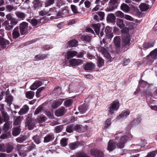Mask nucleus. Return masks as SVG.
<instances>
[{"label": "nucleus", "mask_w": 157, "mask_h": 157, "mask_svg": "<svg viewBox=\"0 0 157 157\" xmlns=\"http://www.w3.org/2000/svg\"><path fill=\"white\" fill-rule=\"evenodd\" d=\"M63 102L62 99L54 101L52 103L51 106L52 108L56 109L61 105Z\"/></svg>", "instance_id": "nucleus-16"}, {"label": "nucleus", "mask_w": 157, "mask_h": 157, "mask_svg": "<svg viewBox=\"0 0 157 157\" xmlns=\"http://www.w3.org/2000/svg\"><path fill=\"white\" fill-rule=\"evenodd\" d=\"M28 25V23L25 22H23L20 24L19 29L21 35L25 34L29 32L30 28Z\"/></svg>", "instance_id": "nucleus-2"}, {"label": "nucleus", "mask_w": 157, "mask_h": 157, "mask_svg": "<svg viewBox=\"0 0 157 157\" xmlns=\"http://www.w3.org/2000/svg\"><path fill=\"white\" fill-rule=\"evenodd\" d=\"M119 107V102L117 100L113 102L109 107V113L111 114L115 113V111H117Z\"/></svg>", "instance_id": "nucleus-3"}, {"label": "nucleus", "mask_w": 157, "mask_h": 157, "mask_svg": "<svg viewBox=\"0 0 157 157\" xmlns=\"http://www.w3.org/2000/svg\"><path fill=\"white\" fill-rule=\"evenodd\" d=\"M6 18L8 20L10 21V24L13 26L16 25L18 23V20L13 17L11 13L7 14L6 15Z\"/></svg>", "instance_id": "nucleus-7"}, {"label": "nucleus", "mask_w": 157, "mask_h": 157, "mask_svg": "<svg viewBox=\"0 0 157 157\" xmlns=\"http://www.w3.org/2000/svg\"><path fill=\"white\" fill-rule=\"evenodd\" d=\"M72 102V100L71 99L67 100L64 102V105L66 107H69L71 105Z\"/></svg>", "instance_id": "nucleus-50"}, {"label": "nucleus", "mask_w": 157, "mask_h": 157, "mask_svg": "<svg viewBox=\"0 0 157 157\" xmlns=\"http://www.w3.org/2000/svg\"><path fill=\"white\" fill-rule=\"evenodd\" d=\"M62 14L63 17L68 16L70 15L69 11L67 9L63 10L62 11Z\"/></svg>", "instance_id": "nucleus-53"}, {"label": "nucleus", "mask_w": 157, "mask_h": 157, "mask_svg": "<svg viewBox=\"0 0 157 157\" xmlns=\"http://www.w3.org/2000/svg\"><path fill=\"white\" fill-rule=\"evenodd\" d=\"M156 153H157V150L151 152L147 155L149 157H154Z\"/></svg>", "instance_id": "nucleus-64"}, {"label": "nucleus", "mask_w": 157, "mask_h": 157, "mask_svg": "<svg viewBox=\"0 0 157 157\" xmlns=\"http://www.w3.org/2000/svg\"><path fill=\"white\" fill-rule=\"evenodd\" d=\"M51 9H50L49 10H48L46 9H44L39 12V15L41 16H44L48 14V15L49 16L50 15L49 13V11Z\"/></svg>", "instance_id": "nucleus-32"}, {"label": "nucleus", "mask_w": 157, "mask_h": 157, "mask_svg": "<svg viewBox=\"0 0 157 157\" xmlns=\"http://www.w3.org/2000/svg\"><path fill=\"white\" fill-rule=\"evenodd\" d=\"M116 17L113 13L109 14L107 17V21L110 22H113L115 21Z\"/></svg>", "instance_id": "nucleus-22"}, {"label": "nucleus", "mask_w": 157, "mask_h": 157, "mask_svg": "<svg viewBox=\"0 0 157 157\" xmlns=\"http://www.w3.org/2000/svg\"><path fill=\"white\" fill-rule=\"evenodd\" d=\"M21 130L19 127H17L12 129V134L14 136H16L20 134Z\"/></svg>", "instance_id": "nucleus-28"}, {"label": "nucleus", "mask_w": 157, "mask_h": 157, "mask_svg": "<svg viewBox=\"0 0 157 157\" xmlns=\"http://www.w3.org/2000/svg\"><path fill=\"white\" fill-rule=\"evenodd\" d=\"M114 43L116 47L119 48L121 45V40L120 36H115L113 40Z\"/></svg>", "instance_id": "nucleus-19"}, {"label": "nucleus", "mask_w": 157, "mask_h": 157, "mask_svg": "<svg viewBox=\"0 0 157 157\" xmlns=\"http://www.w3.org/2000/svg\"><path fill=\"white\" fill-rule=\"evenodd\" d=\"M15 14L17 17L23 20L25 17V14L21 11H16Z\"/></svg>", "instance_id": "nucleus-27"}, {"label": "nucleus", "mask_w": 157, "mask_h": 157, "mask_svg": "<svg viewBox=\"0 0 157 157\" xmlns=\"http://www.w3.org/2000/svg\"><path fill=\"white\" fill-rule=\"evenodd\" d=\"M104 59L101 57H98V67H101L104 65Z\"/></svg>", "instance_id": "nucleus-40"}, {"label": "nucleus", "mask_w": 157, "mask_h": 157, "mask_svg": "<svg viewBox=\"0 0 157 157\" xmlns=\"http://www.w3.org/2000/svg\"><path fill=\"white\" fill-rule=\"evenodd\" d=\"M29 109V107L25 105L20 109L18 112V114L20 115L25 114L28 112Z\"/></svg>", "instance_id": "nucleus-14"}, {"label": "nucleus", "mask_w": 157, "mask_h": 157, "mask_svg": "<svg viewBox=\"0 0 157 157\" xmlns=\"http://www.w3.org/2000/svg\"><path fill=\"white\" fill-rule=\"evenodd\" d=\"M98 51L99 52H101L105 57L109 59L111 61L112 60L111 57L105 48L100 47L98 48Z\"/></svg>", "instance_id": "nucleus-5"}, {"label": "nucleus", "mask_w": 157, "mask_h": 157, "mask_svg": "<svg viewBox=\"0 0 157 157\" xmlns=\"http://www.w3.org/2000/svg\"><path fill=\"white\" fill-rule=\"evenodd\" d=\"M74 127V130L77 132H84L86 130V127L82 125H75Z\"/></svg>", "instance_id": "nucleus-18"}, {"label": "nucleus", "mask_w": 157, "mask_h": 157, "mask_svg": "<svg viewBox=\"0 0 157 157\" xmlns=\"http://www.w3.org/2000/svg\"><path fill=\"white\" fill-rule=\"evenodd\" d=\"M78 41L75 40H71L69 43V45L70 47H73L77 45Z\"/></svg>", "instance_id": "nucleus-46"}, {"label": "nucleus", "mask_w": 157, "mask_h": 157, "mask_svg": "<svg viewBox=\"0 0 157 157\" xmlns=\"http://www.w3.org/2000/svg\"><path fill=\"white\" fill-rule=\"evenodd\" d=\"M9 44V41L3 38H1L0 39V45L3 48H5L6 47V45L8 44Z\"/></svg>", "instance_id": "nucleus-33"}, {"label": "nucleus", "mask_w": 157, "mask_h": 157, "mask_svg": "<svg viewBox=\"0 0 157 157\" xmlns=\"http://www.w3.org/2000/svg\"><path fill=\"white\" fill-rule=\"evenodd\" d=\"M8 89L7 90L6 96V101L8 104L10 106L11 103L13 101V97L11 95H8Z\"/></svg>", "instance_id": "nucleus-24"}, {"label": "nucleus", "mask_w": 157, "mask_h": 157, "mask_svg": "<svg viewBox=\"0 0 157 157\" xmlns=\"http://www.w3.org/2000/svg\"><path fill=\"white\" fill-rule=\"evenodd\" d=\"M42 84V83L41 81H36L30 86V88L32 90H34L40 86Z\"/></svg>", "instance_id": "nucleus-13"}, {"label": "nucleus", "mask_w": 157, "mask_h": 157, "mask_svg": "<svg viewBox=\"0 0 157 157\" xmlns=\"http://www.w3.org/2000/svg\"><path fill=\"white\" fill-rule=\"evenodd\" d=\"M27 139V137L25 136H23L22 137H19L16 139V141L18 143H21L25 141Z\"/></svg>", "instance_id": "nucleus-47"}, {"label": "nucleus", "mask_w": 157, "mask_h": 157, "mask_svg": "<svg viewBox=\"0 0 157 157\" xmlns=\"http://www.w3.org/2000/svg\"><path fill=\"white\" fill-rule=\"evenodd\" d=\"M34 142L36 144H38L41 142L40 137L38 135H36L33 137Z\"/></svg>", "instance_id": "nucleus-43"}, {"label": "nucleus", "mask_w": 157, "mask_h": 157, "mask_svg": "<svg viewBox=\"0 0 157 157\" xmlns=\"http://www.w3.org/2000/svg\"><path fill=\"white\" fill-rule=\"evenodd\" d=\"M121 9L125 12H127L130 10V7L126 4L123 3L121 6Z\"/></svg>", "instance_id": "nucleus-36"}, {"label": "nucleus", "mask_w": 157, "mask_h": 157, "mask_svg": "<svg viewBox=\"0 0 157 157\" xmlns=\"http://www.w3.org/2000/svg\"><path fill=\"white\" fill-rule=\"evenodd\" d=\"M35 93L32 91L27 92L26 94V97L29 99H32L34 96Z\"/></svg>", "instance_id": "nucleus-41"}, {"label": "nucleus", "mask_w": 157, "mask_h": 157, "mask_svg": "<svg viewBox=\"0 0 157 157\" xmlns=\"http://www.w3.org/2000/svg\"><path fill=\"white\" fill-rule=\"evenodd\" d=\"M130 38L128 36L123 37L122 45L123 47H125L129 45L130 41Z\"/></svg>", "instance_id": "nucleus-15"}, {"label": "nucleus", "mask_w": 157, "mask_h": 157, "mask_svg": "<svg viewBox=\"0 0 157 157\" xmlns=\"http://www.w3.org/2000/svg\"><path fill=\"white\" fill-rule=\"evenodd\" d=\"M67 139L65 138L62 139L60 141V144L63 147H64L67 145Z\"/></svg>", "instance_id": "nucleus-56"}, {"label": "nucleus", "mask_w": 157, "mask_h": 157, "mask_svg": "<svg viewBox=\"0 0 157 157\" xmlns=\"http://www.w3.org/2000/svg\"><path fill=\"white\" fill-rule=\"evenodd\" d=\"M10 136V134L9 133H6L2 134L0 136V138L1 139H5L9 138Z\"/></svg>", "instance_id": "nucleus-57"}, {"label": "nucleus", "mask_w": 157, "mask_h": 157, "mask_svg": "<svg viewBox=\"0 0 157 157\" xmlns=\"http://www.w3.org/2000/svg\"><path fill=\"white\" fill-rule=\"evenodd\" d=\"M116 23L117 26L121 29H123L125 26L124 24L123 23V21L121 19L117 18L116 20Z\"/></svg>", "instance_id": "nucleus-30"}, {"label": "nucleus", "mask_w": 157, "mask_h": 157, "mask_svg": "<svg viewBox=\"0 0 157 157\" xmlns=\"http://www.w3.org/2000/svg\"><path fill=\"white\" fill-rule=\"evenodd\" d=\"M53 139V136L50 135H47L44 138V142L47 143L52 140Z\"/></svg>", "instance_id": "nucleus-39"}, {"label": "nucleus", "mask_w": 157, "mask_h": 157, "mask_svg": "<svg viewBox=\"0 0 157 157\" xmlns=\"http://www.w3.org/2000/svg\"><path fill=\"white\" fill-rule=\"evenodd\" d=\"M35 58L37 59H44V56L43 55L40 54L36 56Z\"/></svg>", "instance_id": "nucleus-60"}, {"label": "nucleus", "mask_w": 157, "mask_h": 157, "mask_svg": "<svg viewBox=\"0 0 157 157\" xmlns=\"http://www.w3.org/2000/svg\"><path fill=\"white\" fill-rule=\"evenodd\" d=\"M77 52L75 51H69L67 52V57L68 59L71 58L76 56Z\"/></svg>", "instance_id": "nucleus-31"}, {"label": "nucleus", "mask_w": 157, "mask_h": 157, "mask_svg": "<svg viewBox=\"0 0 157 157\" xmlns=\"http://www.w3.org/2000/svg\"><path fill=\"white\" fill-rule=\"evenodd\" d=\"M35 9H38L42 7V4L39 0H34L33 2Z\"/></svg>", "instance_id": "nucleus-25"}, {"label": "nucleus", "mask_w": 157, "mask_h": 157, "mask_svg": "<svg viewBox=\"0 0 157 157\" xmlns=\"http://www.w3.org/2000/svg\"><path fill=\"white\" fill-rule=\"evenodd\" d=\"M100 26L101 25L99 24H95L93 25V27L95 33L97 35L99 36Z\"/></svg>", "instance_id": "nucleus-37"}, {"label": "nucleus", "mask_w": 157, "mask_h": 157, "mask_svg": "<svg viewBox=\"0 0 157 157\" xmlns=\"http://www.w3.org/2000/svg\"><path fill=\"white\" fill-rule=\"evenodd\" d=\"M83 61L81 59H73L70 60L69 62L72 66H75L81 65L83 63Z\"/></svg>", "instance_id": "nucleus-8"}, {"label": "nucleus", "mask_w": 157, "mask_h": 157, "mask_svg": "<svg viewBox=\"0 0 157 157\" xmlns=\"http://www.w3.org/2000/svg\"><path fill=\"white\" fill-rule=\"evenodd\" d=\"M152 57L153 58H157V48L155 49L152 52L150 53Z\"/></svg>", "instance_id": "nucleus-54"}, {"label": "nucleus", "mask_w": 157, "mask_h": 157, "mask_svg": "<svg viewBox=\"0 0 157 157\" xmlns=\"http://www.w3.org/2000/svg\"><path fill=\"white\" fill-rule=\"evenodd\" d=\"M3 25L5 27V29L8 31L12 30L13 28V26L6 20L4 22Z\"/></svg>", "instance_id": "nucleus-23"}, {"label": "nucleus", "mask_w": 157, "mask_h": 157, "mask_svg": "<svg viewBox=\"0 0 157 157\" xmlns=\"http://www.w3.org/2000/svg\"><path fill=\"white\" fill-rule=\"evenodd\" d=\"M41 19H37L35 18H33L31 19L29 22L32 24L33 26H36L41 24Z\"/></svg>", "instance_id": "nucleus-20"}, {"label": "nucleus", "mask_w": 157, "mask_h": 157, "mask_svg": "<svg viewBox=\"0 0 157 157\" xmlns=\"http://www.w3.org/2000/svg\"><path fill=\"white\" fill-rule=\"evenodd\" d=\"M111 119H107L105 123L104 127L105 128H107L111 124Z\"/></svg>", "instance_id": "nucleus-55"}, {"label": "nucleus", "mask_w": 157, "mask_h": 157, "mask_svg": "<svg viewBox=\"0 0 157 157\" xmlns=\"http://www.w3.org/2000/svg\"><path fill=\"white\" fill-rule=\"evenodd\" d=\"M88 109L87 105L86 104H84L80 106L78 109L81 113H84Z\"/></svg>", "instance_id": "nucleus-35"}, {"label": "nucleus", "mask_w": 157, "mask_h": 157, "mask_svg": "<svg viewBox=\"0 0 157 157\" xmlns=\"http://www.w3.org/2000/svg\"><path fill=\"white\" fill-rule=\"evenodd\" d=\"M139 8L141 11H145L149 9V7L148 4L143 3L140 5Z\"/></svg>", "instance_id": "nucleus-29"}, {"label": "nucleus", "mask_w": 157, "mask_h": 157, "mask_svg": "<svg viewBox=\"0 0 157 157\" xmlns=\"http://www.w3.org/2000/svg\"><path fill=\"white\" fill-rule=\"evenodd\" d=\"M43 109L42 106L40 105L35 110L34 113V115H36L40 113Z\"/></svg>", "instance_id": "nucleus-51"}, {"label": "nucleus", "mask_w": 157, "mask_h": 157, "mask_svg": "<svg viewBox=\"0 0 157 157\" xmlns=\"http://www.w3.org/2000/svg\"><path fill=\"white\" fill-rule=\"evenodd\" d=\"M71 8L72 11L75 13H78L76 6L73 5H71Z\"/></svg>", "instance_id": "nucleus-59"}, {"label": "nucleus", "mask_w": 157, "mask_h": 157, "mask_svg": "<svg viewBox=\"0 0 157 157\" xmlns=\"http://www.w3.org/2000/svg\"><path fill=\"white\" fill-rule=\"evenodd\" d=\"M13 149V146L12 145H9L7 147L6 152L7 153H10L12 152Z\"/></svg>", "instance_id": "nucleus-63"}, {"label": "nucleus", "mask_w": 157, "mask_h": 157, "mask_svg": "<svg viewBox=\"0 0 157 157\" xmlns=\"http://www.w3.org/2000/svg\"><path fill=\"white\" fill-rule=\"evenodd\" d=\"M116 17L121 18H124V14L123 13L120 11H118L115 13Z\"/></svg>", "instance_id": "nucleus-52"}, {"label": "nucleus", "mask_w": 157, "mask_h": 157, "mask_svg": "<svg viewBox=\"0 0 157 157\" xmlns=\"http://www.w3.org/2000/svg\"><path fill=\"white\" fill-rule=\"evenodd\" d=\"M130 113V111L127 109L125 111H123L122 113L120 114L118 117V119H124L126 118Z\"/></svg>", "instance_id": "nucleus-12"}, {"label": "nucleus", "mask_w": 157, "mask_h": 157, "mask_svg": "<svg viewBox=\"0 0 157 157\" xmlns=\"http://www.w3.org/2000/svg\"><path fill=\"white\" fill-rule=\"evenodd\" d=\"M2 114L3 115V119L5 122L9 120V116L6 113L3 112Z\"/></svg>", "instance_id": "nucleus-49"}, {"label": "nucleus", "mask_w": 157, "mask_h": 157, "mask_svg": "<svg viewBox=\"0 0 157 157\" xmlns=\"http://www.w3.org/2000/svg\"><path fill=\"white\" fill-rule=\"evenodd\" d=\"M79 143L78 142L71 143L69 144V146L70 149L73 150L77 148L79 145Z\"/></svg>", "instance_id": "nucleus-34"}, {"label": "nucleus", "mask_w": 157, "mask_h": 157, "mask_svg": "<svg viewBox=\"0 0 157 157\" xmlns=\"http://www.w3.org/2000/svg\"><path fill=\"white\" fill-rule=\"evenodd\" d=\"M32 114H28L25 121V126L29 130L33 129L35 126V121L32 119Z\"/></svg>", "instance_id": "nucleus-1"}, {"label": "nucleus", "mask_w": 157, "mask_h": 157, "mask_svg": "<svg viewBox=\"0 0 157 157\" xmlns=\"http://www.w3.org/2000/svg\"><path fill=\"white\" fill-rule=\"evenodd\" d=\"M55 0H48L45 3V7H48L54 3Z\"/></svg>", "instance_id": "nucleus-58"}, {"label": "nucleus", "mask_w": 157, "mask_h": 157, "mask_svg": "<svg viewBox=\"0 0 157 157\" xmlns=\"http://www.w3.org/2000/svg\"><path fill=\"white\" fill-rule=\"evenodd\" d=\"M12 124V122L10 121H8L6 123H5L3 125V131L5 132H6L8 131L10 128H11L12 127V125L10 127V125Z\"/></svg>", "instance_id": "nucleus-21"}, {"label": "nucleus", "mask_w": 157, "mask_h": 157, "mask_svg": "<svg viewBox=\"0 0 157 157\" xmlns=\"http://www.w3.org/2000/svg\"><path fill=\"white\" fill-rule=\"evenodd\" d=\"M45 117L43 116H38L36 120V121L38 123H41L45 121Z\"/></svg>", "instance_id": "nucleus-38"}, {"label": "nucleus", "mask_w": 157, "mask_h": 157, "mask_svg": "<svg viewBox=\"0 0 157 157\" xmlns=\"http://www.w3.org/2000/svg\"><path fill=\"white\" fill-rule=\"evenodd\" d=\"M127 136H122L120 139L119 142L117 144L118 147L120 148H123L124 146V144L127 141Z\"/></svg>", "instance_id": "nucleus-6"}, {"label": "nucleus", "mask_w": 157, "mask_h": 157, "mask_svg": "<svg viewBox=\"0 0 157 157\" xmlns=\"http://www.w3.org/2000/svg\"><path fill=\"white\" fill-rule=\"evenodd\" d=\"M21 118L20 117H17L14 122V124L15 125H18L20 122Z\"/></svg>", "instance_id": "nucleus-62"}, {"label": "nucleus", "mask_w": 157, "mask_h": 157, "mask_svg": "<svg viewBox=\"0 0 157 157\" xmlns=\"http://www.w3.org/2000/svg\"><path fill=\"white\" fill-rule=\"evenodd\" d=\"M81 40L87 42H89L91 39V37L90 36L86 35L82 36L81 38Z\"/></svg>", "instance_id": "nucleus-44"}, {"label": "nucleus", "mask_w": 157, "mask_h": 157, "mask_svg": "<svg viewBox=\"0 0 157 157\" xmlns=\"http://www.w3.org/2000/svg\"><path fill=\"white\" fill-rule=\"evenodd\" d=\"M98 51L99 52H101L105 57L109 59L111 61L112 60L111 57L105 48L100 47L98 48Z\"/></svg>", "instance_id": "nucleus-4"}, {"label": "nucleus", "mask_w": 157, "mask_h": 157, "mask_svg": "<svg viewBox=\"0 0 157 157\" xmlns=\"http://www.w3.org/2000/svg\"><path fill=\"white\" fill-rule=\"evenodd\" d=\"M75 125H71L67 126L66 128V131L69 133L73 132V131L74 130Z\"/></svg>", "instance_id": "nucleus-48"}, {"label": "nucleus", "mask_w": 157, "mask_h": 157, "mask_svg": "<svg viewBox=\"0 0 157 157\" xmlns=\"http://www.w3.org/2000/svg\"><path fill=\"white\" fill-rule=\"evenodd\" d=\"M66 110L63 107L56 110L55 112V115L58 117L62 116L66 113Z\"/></svg>", "instance_id": "nucleus-10"}, {"label": "nucleus", "mask_w": 157, "mask_h": 157, "mask_svg": "<svg viewBox=\"0 0 157 157\" xmlns=\"http://www.w3.org/2000/svg\"><path fill=\"white\" fill-rule=\"evenodd\" d=\"M116 145L115 143H113L111 141H109L108 146V150L109 151H112L115 148Z\"/></svg>", "instance_id": "nucleus-26"}, {"label": "nucleus", "mask_w": 157, "mask_h": 157, "mask_svg": "<svg viewBox=\"0 0 157 157\" xmlns=\"http://www.w3.org/2000/svg\"><path fill=\"white\" fill-rule=\"evenodd\" d=\"M83 67L85 70L90 71L94 69L95 67V65L92 63H87L84 64Z\"/></svg>", "instance_id": "nucleus-11"}, {"label": "nucleus", "mask_w": 157, "mask_h": 157, "mask_svg": "<svg viewBox=\"0 0 157 157\" xmlns=\"http://www.w3.org/2000/svg\"><path fill=\"white\" fill-rule=\"evenodd\" d=\"M119 0H110L109 2L110 5H113L117 7L118 6Z\"/></svg>", "instance_id": "nucleus-45"}, {"label": "nucleus", "mask_w": 157, "mask_h": 157, "mask_svg": "<svg viewBox=\"0 0 157 157\" xmlns=\"http://www.w3.org/2000/svg\"><path fill=\"white\" fill-rule=\"evenodd\" d=\"M104 14V13L102 12H100L98 13V15L99 16V19H100V20H102L103 19Z\"/></svg>", "instance_id": "nucleus-61"}, {"label": "nucleus", "mask_w": 157, "mask_h": 157, "mask_svg": "<svg viewBox=\"0 0 157 157\" xmlns=\"http://www.w3.org/2000/svg\"><path fill=\"white\" fill-rule=\"evenodd\" d=\"M154 42L145 43L144 44L143 46L146 48H148L152 47L154 45Z\"/></svg>", "instance_id": "nucleus-42"}, {"label": "nucleus", "mask_w": 157, "mask_h": 157, "mask_svg": "<svg viewBox=\"0 0 157 157\" xmlns=\"http://www.w3.org/2000/svg\"><path fill=\"white\" fill-rule=\"evenodd\" d=\"M20 32L18 26L16 27L13 30L12 35L14 39H16L19 37L20 35Z\"/></svg>", "instance_id": "nucleus-9"}, {"label": "nucleus", "mask_w": 157, "mask_h": 157, "mask_svg": "<svg viewBox=\"0 0 157 157\" xmlns=\"http://www.w3.org/2000/svg\"><path fill=\"white\" fill-rule=\"evenodd\" d=\"M91 153L92 155H94L96 157H103V153L101 151L96 150H92L91 151Z\"/></svg>", "instance_id": "nucleus-17"}]
</instances>
